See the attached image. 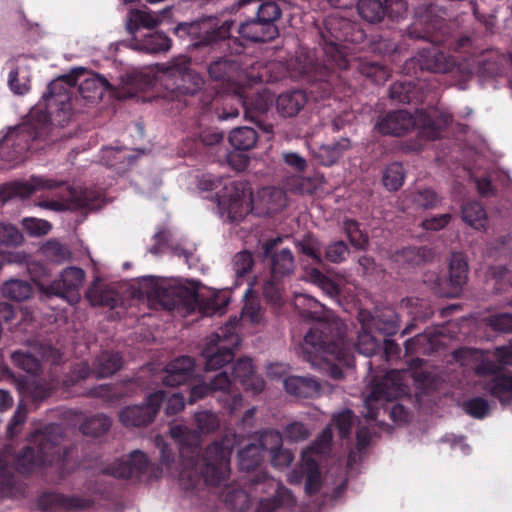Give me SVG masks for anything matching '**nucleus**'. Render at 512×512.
Returning <instances> with one entry per match:
<instances>
[{
  "label": "nucleus",
  "mask_w": 512,
  "mask_h": 512,
  "mask_svg": "<svg viewBox=\"0 0 512 512\" xmlns=\"http://www.w3.org/2000/svg\"><path fill=\"white\" fill-rule=\"evenodd\" d=\"M323 26L320 49L301 51L295 60L299 75L311 82V94L324 99L345 92L343 73L349 70H355L375 84H382L388 79L389 71L385 66L377 62L350 60L342 50L344 43L358 44L365 38L356 23L333 14L324 19Z\"/></svg>",
  "instance_id": "obj_1"
},
{
  "label": "nucleus",
  "mask_w": 512,
  "mask_h": 512,
  "mask_svg": "<svg viewBox=\"0 0 512 512\" xmlns=\"http://www.w3.org/2000/svg\"><path fill=\"white\" fill-rule=\"evenodd\" d=\"M234 21L220 20L214 16H207L193 22L179 23L175 34L182 39H188V49L220 50L230 56L217 57L208 65L210 77L222 83H227L234 92V98L244 111V118L257 125L258 128H274L268 121V112L273 104V96L266 90L248 93L243 87L247 80L253 85L250 72H245L239 61L232 54L242 53L244 47L236 38L231 37Z\"/></svg>",
  "instance_id": "obj_2"
},
{
  "label": "nucleus",
  "mask_w": 512,
  "mask_h": 512,
  "mask_svg": "<svg viewBox=\"0 0 512 512\" xmlns=\"http://www.w3.org/2000/svg\"><path fill=\"white\" fill-rule=\"evenodd\" d=\"M194 422L198 431L190 430L182 425L170 427V436L176 441L179 448V457L182 465L180 480L186 489L194 488L204 479L207 485L217 486L226 480L230 474V455L232 448L222 442H213L208 445L201 455V435L211 434L220 426L219 417L211 411L195 413Z\"/></svg>",
  "instance_id": "obj_3"
},
{
  "label": "nucleus",
  "mask_w": 512,
  "mask_h": 512,
  "mask_svg": "<svg viewBox=\"0 0 512 512\" xmlns=\"http://www.w3.org/2000/svg\"><path fill=\"white\" fill-rule=\"evenodd\" d=\"M66 435L61 424L50 423L35 436L37 448L23 447L14 457L15 469L21 474H30L38 468L55 465L64 475L71 468L70 456L73 446L65 445Z\"/></svg>",
  "instance_id": "obj_4"
},
{
  "label": "nucleus",
  "mask_w": 512,
  "mask_h": 512,
  "mask_svg": "<svg viewBox=\"0 0 512 512\" xmlns=\"http://www.w3.org/2000/svg\"><path fill=\"white\" fill-rule=\"evenodd\" d=\"M61 189L60 199L48 200L40 203L41 207L52 211H76L91 209L94 206L92 192L87 189H76L65 181L52 178L31 176L27 181H13L0 186V197L6 202L12 198H27L39 190Z\"/></svg>",
  "instance_id": "obj_5"
},
{
  "label": "nucleus",
  "mask_w": 512,
  "mask_h": 512,
  "mask_svg": "<svg viewBox=\"0 0 512 512\" xmlns=\"http://www.w3.org/2000/svg\"><path fill=\"white\" fill-rule=\"evenodd\" d=\"M415 15L416 20L406 30L407 36L431 43L430 48H424L419 53L421 69L434 73L446 72L449 64L445 53L440 49L449 40L445 19L437 14V7L432 4L419 6Z\"/></svg>",
  "instance_id": "obj_6"
},
{
  "label": "nucleus",
  "mask_w": 512,
  "mask_h": 512,
  "mask_svg": "<svg viewBox=\"0 0 512 512\" xmlns=\"http://www.w3.org/2000/svg\"><path fill=\"white\" fill-rule=\"evenodd\" d=\"M200 192H215L218 209L230 222L242 221L253 210V190L246 180H230L210 173L198 178Z\"/></svg>",
  "instance_id": "obj_7"
},
{
  "label": "nucleus",
  "mask_w": 512,
  "mask_h": 512,
  "mask_svg": "<svg viewBox=\"0 0 512 512\" xmlns=\"http://www.w3.org/2000/svg\"><path fill=\"white\" fill-rule=\"evenodd\" d=\"M43 100L44 102H39L30 109L21 124L7 128H43L51 121L48 109L53 107L57 109L56 118L60 128L68 125L72 116L71 92L58 77L48 85Z\"/></svg>",
  "instance_id": "obj_8"
},
{
  "label": "nucleus",
  "mask_w": 512,
  "mask_h": 512,
  "mask_svg": "<svg viewBox=\"0 0 512 512\" xmlns=\"http://www.w3.org/2000/svg\"><path fill=\"white\" fill-rule=\"evenodd\" d=\"M28 272L32 281L47 296H56L67 300L70 303L77 302L80 298L79 289L85 279V272L78 267H68L62 271L59 278L46 283L50 276L46 265L36 262L28 266Z\"/></svg>",
  "instance_id": "obj_9"
},
{
  "label": "nucleus",
  "mask_w": 512,
  "mask_h": 512,
  "mask_svg": "<svg viewBox=\"0 0 512 512\" xmlns=\"http://www.w3.org/2000/svg\"><path fill=\"white\" fill-rule=\"evenodd\" d=\"M329 331L330 327L327 325L323 328L312 327L304 336L299 348L300 354L312 366H317L321 362L342 360L345 356L344 338L340 334L330 337Z\"/></svg>",
  "instance_id": "obj_10"
},
{
  "label": "nucleus",
  "mask_w": 512,
  "mask_h": 512,
  "mask_svg": "<svg viewBox=\"0 0 512 512\" xmlns=\"http://www.w3.org/2000/svg\"><path fill=\"white\" fill-rule=\"evenodd\" d=\"M141 288L147 297L157 301L164 309L172 311L182 309L187 315L195 312L198 302V291L186 286H165L154 276L144 277Z\"/></svg>",
  "instance_id": "obj_11"
},
{
  "label": "nucleus",
  "mask_w": 512,
  "mask_h": 512,
  "mask_svg": "<svg viewBox=\"0 0 512 512\" xmlns=\"http://www.w3.org/2000/svg\"><path fill=\"white\" fill-rule=\"evenodd\" d=\"M452 115L434 108L430 112L416 109L412 114L407 109L391 110L379 116L373 128H440L452 124Z\"/></svg>",
  "instance_id": "obj_12"
},
{
  "label": "nucleus",
  "mask_w": 512,
  "mask_h": 512,
  "mask_svg": "<svg viewBox=\"0 0 512 512\" xmlns=\"http://www.w3.org/2000/svg\"><path fill=\"white\" fill-rule=\"evenodd\" d=\"M232 329L234 326L227 325L207 338L201 353L206 371L221 369L233 360L240 338Z\"/></svg>",
  "instance_id": "obj_13"
},
{
  "label": "nucleus",
  "mask_w": 512,
  "mask_h": 512,
  "mask_svg": "<svg viewBox=\"0 0 512 512\" xmlns=\"http://www.w3.org/2000/svg\"><path fill=\"white\" fill-rule=\"evenodd\" d=\"M403 371L392 369L384 376H374L370 381L371 393L365 399L367 420L377 419L378 411L374 404L378 401L392 402L406 393L407 387L402 383Z\"/></svg>",
  "instance_id": "obj_14"
},
{
  "label": "nucleus",
  "mask_w": 512,
  "mask_h": 512,
  "mask_svg": "<svg viewBox=\"0 0 512 512\" xmlns=\"http://www.w3.org/2000/svg\"><path fill=\"white\" fill-rule=\"evenodd\" d=\"M48 130H7L0 141V159L5 162L21 160L26 152L44 148L37 144Z\"/></svg>",
  "instance_id": "obj_15"
},
{
  "label": "nucleus",
  "mask_w": 512,
  "mask_h": 512,
  "mask_svg": "<svg viewBox=\"0 0 512 512\" xmlns=\"http://www.w3.org/2000/svg\"><path fill=\"white\" fill-rule=\"evenodd\" d=\"M231 380L226 371L218 373L209 383L200 382L193 385L189 390L188 403L192 404L204 397L214 393L222 392L220 401L223 402L224 408L232 414L242 406L243 398L241 394L230 392Z\"/></svg>",
  "instance_id": "obj_16"
},
{
  "label": "nucleus",
  "mask_w": 512,
  "mask_h": 512,
  "mask_svg": "<svg viewBox=\"0 0 512 512\" xmlns=\"http://www.w3.org/2000/svg\"><path fill=\"white\" fill-rule=\"evenodd\" d=\"M166 394L158 390L149 394L142 404L129 405L119 411V421L125 427H146L156 418Z\"/></svg>",
  "instance_id": "obj_17"
},
{
  "label": "nucleus",
  "mask_w": 512,
  "mask_h": 512,
  "mask_svg": "<svg viewBox=\"0 0 512 512\" xmlns=\"http://www.w3.org/2000/svg\"><path fill=\"white\" fill-rule=\"evenodd\" d=\"M190 64L191 60L187 56H179L171 61L164 77L166 82H171L172 91L193 95L201 89L202 77L191 69Z\"/></svg>",
  "instance_id": "obj_18"
},
{
  "label": "nucleus",
  "mask_w": 512,
  "mask_h": 512,
  "mask_svg": "<svg viewBox=\"0 0 512 512\" xmlns=\"http://www.w3.org/2000/svg\"><path fill=\"white\" fill-rule=\"evenodd\" d=\"M407 10L405 0H359L357 11L362 19L369 23H378L387 15L391 19H398Z\"/></svg>",
  "instance_id": "obj_19"
},
{
  "label": "nucleus",
  "mask_w": 512,
  "mask_h": 512,
  "mask_svg": "<svg viewBox=\"0 0 512 512\" xmlns=\"http://www.w3.org/2000/svg\"><path fill=\"white\" fill-rule=\"evenodd\" d=\"M253 485L263 484L268 487H275V493L268 498L260 499L255 512H275L282 507H290L295 503L292 492L280 482L268 478L266 474H258L251 479Z\"/></svg>",
  "instance_id": "obj_20"
},
{
  "label": "nucleus",
  "mask_w": 512,
  "mask_h": 512,
  "mask_svg": "<svg viewBox=\"0 0 512 512\" xmlns=\"http://www.w3.org/2000/svg\"><path fill=\"white\" fill-rule=\"evenodd\" d=\"M23 241L22 233L15 226L0 223V254L4 255L6 262L25 265L28 269V266L36 262H30L29 256L24 252H10V249L17 248Z\"/></svg>",
  "instance_id": "obj_21"
},
{
  "label": "nucleus",
  "mask_w": 512,
  "mask_h": 512,
  "mask_svg": "<svg viewBox=\"0 0 512 512\" xmlns=\"http://www.w3.org/2000/svg\"><path fill=\"white\" fill-rule=\"evenodd\" d=\"M231 380V387L239 384L244 390H250L253 393L263 391L265 382L256 375L252 360L247 357L239 358L231 367V374H228Z\"/></svg>",
  "instance_id": "obj_22"
},
{
  "label": "nucleus",
  "mask_w": 512,
  "mask_h": 512,
  "mask_svg": "<svg viewBox=\"0 0 512 512\" xmlns=\"http://www.w3.org/2000/svg\"><path fill=\"white\" fill-rule=\"evenodd\" d=\"M241 14L244 16L238 27L241 37L252 42H268L278 36L276 24H266L248 12L241 11Z\"/></svg>",
  "instance_id": "obj_23"
},
{
  "label": "nucleus",
  "mask_w": 512,
  "mask_h": 512,
  "mask_svg": "<svg viewBox=\"0 0 512 512\" xmlns=\"http://www.w3.org/2000/svg\"><path fill=\"white\" fill-rule=\"evenodd\" d=\"M149 466V460L145 453L135 450L126 460H116L106 467L104 472L115 478L129 479L133 476L144 474Z\"/></svg>",
  "instance_id": "obj_24"
},
{
  "label": "nucleus",
  "mask_w": 512,
  "mask_h": 512,
  "mask_svg": "<svg viewBox=\"0 0 512 512\" xmlns=\"http://www.w3.org/2000/svg\"><path fill=\"white\" fill-rule=\"evenodd\" d=\"M42 511H83L90 507V501L78 496H67L58 492H44L38 498Z\"/></svg>",
  "instance_id": "obj_25"
},
{
  "label": "nucleus",
  "mask_w": 512,
  "mask_h": 512,
  "mask_svg": "<svg viewBox=\"0 0 512 512\" xmlns=\"http://www.w3.org/2000/svg\"><path fill=\"white\" fill-rule=\"evenodd\" d=\"M281 242V238L269 239L264 245V255L271 256V275L273 278H282L291 275L294 272L295 262L294 256L290 249H282L280 252L273 255L272 251Z\"/></svg>",
  "instance_id": "obj_26"
},
{
  "label": "nucleus",
  "mask_w": 512,
  "mask_h": 512,
  "mask_svg": "<svg viewBox=\"0 0 512 512\" xmlns=\"http://www.w3.org/2000/svg\"><path fill=\"white\" fill-rule=\"evenodd\" d=\"M138 155L124 146H107L102 148L100 162L117 174L130 170L136 163Z\"/></svg>",
  "instance_id": "obj_27"
},
{
  "label": "nucleus",
  "mask_w": 512,
  "mask_h": 512,
  "mask_svg": "<svg viewBox=\"0 0 512 512\" xmlns=\"http://www.w3.org/2000/svg\"><path fill=\"white\" fill-rule=\"evenodd\" d=\"M195 362L190 356H180L170 361L165 367L163 384L176 387L190 381L195 374Z\"/></svg>",
  "instance_id": "obj_28"
},
{
  "label": "nucleus",
  "mask_w": 512,
  "mask_h": 512,
  "mask_svg": "<svg viewBox=\"0 0 512 512\" xmlns=\"http://www.w3.org/2000/svg\"><path fill=\"white\" fill-rule=\"evenodd\" d=\"M468 280V263L460 252L452 253L449 262L448 289L441 293L448 298L457 297Z\"/></svg>",
  "instance_id": "obj_29"
},
{
  "label": "nucleus",
  "mask_w": 512,
  "mask_h": 512,
  "mask_svg": "<svg viewBox=\"0 0 512 512\" xmlns=\"http://www.w3.org/2000/svg\"><path fill=\"white\" fill-rule=\"evenodd\" d=\"M238 8L266 24H276L282 15L280 6L272 0H238Z\"/></svg>",
  "instance_id": "obj_30"
},
{
  "label": "nucleus",
  "mask_w": 512,
  "mask_h": 512,
  "mask_svg": "<svg viewBox=\"0 0 512 512\" xmlns=\"http://www.w3.org/2000/svg\"><path fill=\"white\" fill-rule=\"evenodd\" d=\"M358 321L363 329H372L382 335H394L398 329L397 315L393 311L374 316L368 310H360Z\"/></svg>",
  "instance_id": "obj_31"
},
{
  "label": "nucleus",
  "mask_w": 512,
  "mask_h": 512,
  "mask_svg": "<svg viewBox=\"0 0 512 512\" xmlns=\"http://www.w3.org/2000/svg\"><path fill=\"white\" fill-rule=\"evenodd\" d=\"M307 94L299 89L281 93L276 99V109L280 116L284 118H292L307 104Z\"/></svg>",
  "instance_id": "obj_32"
},
{
  "label": "nucleus",
  "mask_w": 512,
  "mask_h": 512,
  "mask_svg": "<svg viewBox=\"0 0 512 512\" xmlns=\"http://www.w3.org/2000/svg\"><path fill=\"white\" fill-rule=\"evenodd\" d=\"M431 257V249L425 246L404 247L391 254V260L402 268L419 266L431 259Z\"/></svg>",
  "instance_id": "obj_33"
},
{
  "label": "nucleus",
  "mask_w": 512,
  "mask_h": 512,
  "mask_svg": "<svg viewBox=\"0 0 512 512\" xmlns=\"http://www.w3.org/2000/svg\"><path fill=\"white\" fill-rule=\"evenodd\" d=\"M286 392L298 398H313L320 394L321 386L312 377L289 376L284 380Z\"/></svg>",
  "instance_id": "obj_34"
},
{
  "label": "nucleus",
  "mask_w": 512,
  "mask_h": 512,
  "mask_svg": "<svg viewBox=\"0 0 512 512\" xmlns=\"http://www.w3.org/2000/svg\"><path fill=\"white\" fill-rule=\"evenodd\" d=\"M389 97L400 103H420L424 99L422 85L413 81H396L389 88Z\"/></svg>",
  "instance_id": "obj_35"
},
{
  "label": "nucleus",
  "mask_w": 512,
  "mask_h": 512,
  "mask_svg": "<svg viewBox=\"0 0 512 512\" xmlns=\"http://www.w3.org/2000/svg\"><path fill=\"white\" fill-rule=\"evenodd\" d=\"M484 390L502 404H512V373H499L484 383Z\"/></svg>",
  "instance_id": "obj_36"
},
{
  "label": "nucleus",
  "mask_w": 512,
  "mask_h": 512,
  "mask_svg": "<svg viewBox=\"0 0 512 512\" xmlns=\"http://www.w3.org/2000/svg\"><path fill=\"white\" fill-rule=\"evenodd\" d=\"M123 365L119 352L103 351L93 362V373L97 378H107L118 372Z\"/></svg>",
  "instance_id": "obj_37"
},
{
  "label": "nucleus",
  "mask_w": 512,
  "mask_h": 512,
  "mask_svg": "<svg viewBox=\"0 0 512 512\" xmlns=\"http://www.w3.org/2000/svg\"><path fill=\"white\" fill-rule=\"evenodd\" d=\"M78 90L83 99L95 102L102 98L105 91H112L113 86L105 77L93 75L82 81Z\"/></svg>",
  "instance_id": "obj_38"
},
{
  "label": "nucleus",
  "mask_w": 512,
  "mask_h": 512,
  "mask_svg": "<svg viewBox=\"0 0 512 512\" xmlns=\"http://www.w3.org/2000/svg\"><path fill=\"white\" fill-rule=\"evenodd\" d=\"M462 220L472 228L485 231L488 226L486 210L478 201H467L462 205Z\"/></svg>",
  "instance_id": "obj_39"
},
{
  "label": "nucleus",
  "mask_w": 512,
  "mask_h": 512,
  "mask_svg": "<svg viewBox=\"0 0 512 512\" xmlns=\"http://www.w3.org/2000/svg\"><path fill=\"white\" fill-rule=\"evenodd\" d=\"M342 230L351 246L359 251H366L369 247V235L362 229V225L355 219L345 217L342 220Z\"/></svg>",
  "instance_id": "obj_40"
},
{
  "label": "nucleus",
  "mask_w": 512,
  "mask_h": 512,
  "mask_svg": "<svg viewBox=\"0 0 512 512\" xmlns=\"http://www.w3.org/2000/svg\"><path fill=\"white\" fill-rule=\"evenodd\" d=\"M350 146V141L347 138H342L339 141H332L330 143L322 144L318 148L316 157L319 162L324 166H332L335 164L342 153Z\"/></svg>",
  "instance_id": "obj_41"
},
{
  "label": "nucleus",
  "mask_w": 512,
  "mask_h": 512,
  "mask_svg": "<svg viewBox=\"0 0 512 512\" xmlns=\"http://www.w3.org/2000/svg\"><path fill=\"white\" fill-rule=\"evenodd\" d=\"M160 20L151 12L131 10L127 16L126 29L131 35H135L140 28L153 29Z\"/></svg>",
  "instance_id": "obj_42"
},
{
  "label": "nucleus",
  "mask_w": 512,
  "mask_h": 512,
  "mask_svg": "<svg viewBox=\"0 0 512 512\" xmlns=\"http://www.w3.org/2000/svg\"><path fill=\"white\" fill-rule=\"evenodd\" d=\"M112 420L103 413H98L85 420L80 425V431L83 435L91 437H100L106 434L111 428Z\"/></svg>",
  "instance_id": "obj_43"
},
{
  "label": "nucleus",
  "mask_w": 512,
  "mask_h": 512,
  "mask_svg": "<svg viewBox=\"0 0 512 512\" xmlns=\"http://www.w3.org/2000/svg\"><path fill=\"white\" fill-rule=\"evenodd\" d=\"M1 291L4 297L16 302H21L32 295L33 288L31 284L25 280L10 279L4 283Z\"/></svg>",
  "instance_id": "obj_44"
},
{
  "label": "nucleus",
  "mask_w": 512,
  "mask_h": 512,
  "mask_svg": "<svg viewBox=\"0 0 512 512\" xmlns=\"http://www.w3.org/2000/svg\"><path fill=\"white\" fill-rule=\"evenodd\" d=\"M266 213L274 214L283 210L287 205L285 192L278 188L266 187L260 192Z\"/></svg>",
  "instance_id": "obj_45"
},
{
  "label": "nucleus",
  "mask_w": 512,
  "mask_h": 512,
  "mask_svg": "<svg viewBox=\"0 0 512 512\" xmlns=\"http://www.w3.org/2000/svg\"><path fill=\"white\" fill-rule=\"evenodd\" d=\"M263 451L256 444H249L238 452V464L242 471H253L263 461Z\"/></svg>",
  "instance_id": "obj_46"
},
{
  "label": "nucleus",
  "mask_w": 512,
  "mask_h": 512,
  "mask_svg": "<svg viewBox=\"0 0 512 512\" xmlns=\"http://www.w3.org/2000/svg\"><path fill=\"white\" fill-rule=\"evenodd\" d=\"M381 342L382 339L376 338L372 329L361 327L355 347L358 353L366 357H372L381 350Z\"/></svg>",
  "instance_id": "obj_47"
},
{
  "label": "nucleus",
  "mask_w": 512,
  "mask_h": 512,
  "mask_svg": "<svg viewBox=\"0 0 512 512\" xmlns=\"http://www.w3.org/2000/svg\"><path fill=\"white\" fill-rule=\"evenodd\" d=\"M305 493L308 496L317 494L322 486L321 472L318 462L313 458H307L304 464Z\"/></svg>",
  "instance_id": "obj_48"
},
{
  "label": "nucleus",
  "mask_w": 512,
  "mask_h": 512,
  "mask_svg": "<svg viewBox=\"0 0 512 512\" xmlns=\"http://www.w3.org/2000/svg\"><path fill=\"white\" fill-rule=\"evenodd\" d=\"M405 176L403 165L399 162H393L385 168L382 182L387 190L397 191L403 186Z\"/></svg>",
  "instance_id": "obj_49"
},
{
  "label": "nucleus",
  "mask_w": 512,
  "mask_h": 512,
  "mask_svg": "<svg viewBox=\"0 0 512 512\" xmlns=\"http://www.w3.org/2000/svg\"><path fill=\"white\" fill-rule=\"evenodd\" d=\"M297 306L301 305L303 308L300 314L309 320H321L324 312V305L317 299L308 294H299L296 296Z\"/></svg>",
  "instance_id": "obj_50"
},
{
  "label": "nucleus",
  "mask_w": 512,
  "mask_h": 512,
  "mask_svg": "<svg viewBox=\"0 0 512 512\" xmlns=\"http://www.w3.org/2000/svg\"><path fill=\"white\" fill-rule=\"evenodd\" d=\"M264 310L260 305L255 292L248 289L245 293V303L242 308V316L251 323L259 324L263 321Z\"/></svg>",
  "instance_id": "obj_51"
},
{
  "label": "nucleus",
  "mask_w": 512,
  "mask_h": 512,
  "mask_svg": "<svg viewBox=\"0 0 512 512\" xmlns=\"http://www.w3.org/2000/svg\"><path fill=\"white\" fill-rule=\"evenodd\" d=\"M257 130H230L228 140L236 150L246 151L253 148L257 142Z\"/></svg>",
  "instance_id": "obj_52"
},
{
  "label": "nucleus",
  "mask_w": 512,
  "mask_h": 512,
  "mask_svg": "<svg viewBox=\"0 0 512 512\" xmlns=\"http://www.w3.org/2000/svg\"><path fill=\"white\" fill-rule=\"evenodd\" d=\"M263 296L266 301L274 308H279L283 304V284L278 278L270 276L262 287Z\"/></svg>",
  "instance_id": "obj_53"
},
{
  "label": "nucleus",
  "mask_w": 512,
  "mask_h": 512,
  "mask_svg": "<svg viewBox=\"0 0 512 512\" xmlns=\"http://www.w3.org/2000/svg\"><path fill=\"white\" fill-rule=\"evenodd\" d=\"M308 277L312 283L317 285L323 292L330 297H337L341 293V287L338 283L326 276L319 269L313 268L308 272Z\"/></svg>",
  "instance_id": "obj_54"
},
{
  "label": "nucleus",
  "mask_w": 512,
  "mask_h": 512,
  "mask_svg": "<svg viewBox=\"0 0 512 512\" xmlns=\"http://www.w3.org/2000/svg\"><path fill=\"white\" fill-rule=\"evenodd\" d=\"M12 362L23 371L36 375L41 371V363L33 354L25 351H15L12 353Z\"/></svg>",
  "instance_id": "obj_55"
},
{
  "label": "nucleus",
  "mask_w": 512,
  "mask_h": 512,
  "mask_svg": "<svg viewBox=\"0 0 512 512\" xmlns=\"http://www.w3.org/2000/svg\"><path fill=\"white\" fill-rule=\"evenodd\" d=\"M228 305V301L223 300L219 303L217 296L205 298L198 293V302L195 306V312L198 311L203 316H212L214 314H222Z\"/></svg>",
  "instance_id": "obj_56"
},
{
  "label": "nucleus",
  "mask_w": 512,
  "mask_h": 512,
  "mask_svg": "<svg viewBox=\"0 0 512 512\" xmlns=\"http://www.w3.org/2000/svg\"><path fill=\"white\" fill-rule=\"evenodd\" d=\"M442 130H419V134L414 139L397 140V145L405 153L419 152L423 149V138H439Z\"/></svg>",
  "instance_id": "obj_57"
},
{
  "label": "nucleus",
  "mask_w": 512,
  "mask_h": 512,
  "mask_svg": "<svg viewBox=\"0 0 512 512\" xmlns=\"http://www.w3.org/2000/svg\"><path fill=\"white\" fill-rule=\"evenodd\" d=\"M42 252L46 258L56 263H62L71 257L69 248L56 239L48 240L42 246Z\"/></svg>",
  "instance_id": "obj_58"
},
{
  "label": "nucleus",
  "mask_w": 512,
  "mask_h": 512,
  "mask_svg": "<svg viewBox=\"0 0 512 512\" xmlns=\"http://www.w3.org/2000/svg\"><path fill=\"white\" fill-rule=\"evenodd\" d=\"M142 47L151 54L166 52L171 47V39L163 32H155L143 40Z\"/></svg>",
  "instance_id": "obj_59"
},
{
  "label": "nucleus",
  "mask_w": 512,
  "mask_h": 512,
  "mask_svg": "<svg viewBox=\"0 0 512 512\" xmlns=\"http://www.w3.org/2000/svg\"><path fill=\"white\" fill-rule=\"evenodd\" d=\"M283 185L286 191L299 195L312 194L315 189L310 178H305L300 175L287 177Z\"/></svg>",
  "instance_id": "obj_60"
},
{
  "label": "nucleus",
  "mask_w": 512,
  "mask_h": 512,
  "mask_svg": "<svg viewBox=\"0 0 512 512\" xmlns=\"http://www.w3.org/2000/svg\"><path fill=\"white\" fill-rule=\"evenodd\" d=\"M325 259L331 263L339 264L347 260L350 249L348 244L343 240H337L329 243L325 247Z\"/></svg>",
  "instance_id": "obj_61"
},
{
  "label": "nucleus",
  "mask_w": 512,
  "mask_h": 512,
  "mask_svg": "<svg viewBox=\"0 0 512 512\" xmlns=\"http://www.w3.org/2000/svg\"><path fill=\"white\" fill-rule=\"evenodd\" d=\"M298 248L302 254L310 258L316 264H322V253L320 249V243L312 235L304 237L299 243Z\"/></svg>",
  "instance_id": "obj_62"
},
{
  "label": "nucleus",
  "mask_w": 512,
  "mask_h": 512,
  "mask_svg": "<svg viewBox=\"0 0 512 512\" xmlns=\"http://www.w3.org/2000/svg\"><path fill=\"white\" fill-rule=\"evenodd\" d=\"M463 409L471 417L483 419L489 414L490 405L486 399L474 397L464 402Z\"/></svg>",
  "instance_id": "obj_63"
},
{
  "label": "nucleus",
  "mask_w": 512,
  "mask_h": 512,
  "mask_svg": "<svg viewBox=\"0 0 512 512\" xmlns=\"http://www.w3.org/2000/svg\"><path fill=\"white\" fill-rule=\"evenodd\" d=\"M283 444L282 434L275 429H268L261 433L259 437V447L262 451L272 452L280 448Z\"/></svg>",
  "instance_id": "obj_64"
}]
</instances>
